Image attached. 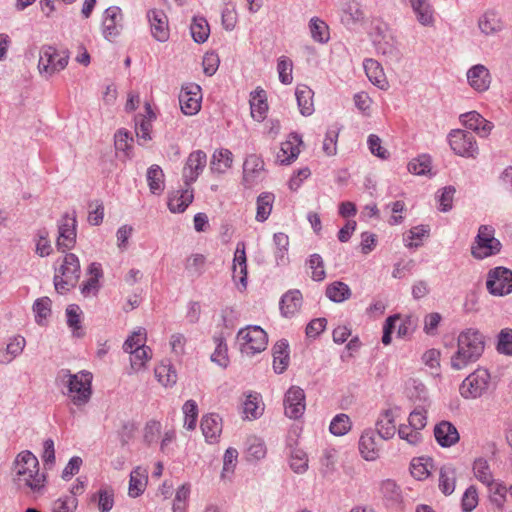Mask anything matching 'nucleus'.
Segmentation results:
<instances>
[{"instance_id":"58","label":"nucleus","mask_w":512,"mask_h":512,"mask_svg":"<svg viewBox=\"0 0 512 512\" xmlns=\"http://www.w3.org/2000/svg\"><path fill=\"white\" fill-rule=\"evenodd\" d=\"M155 376L163 386H172L177 381L176 371L169 365H159L155 368Z\"/></svg>"},{"instance_id":"43","label":"nucleus","mask_w":512,"mask_h":512,"mask_svg":"<svg viewBox=\"0 0 512 512\" xmlns=\"http://www.w3.org/2000/svg\"><path fill=\"white\" fill-rule=\"evenodd\" d=\"M273 243L275 246L274 256L277 265H284L288 263V248L289 238L283 232H278L273 235Z\"/></svg>"},{"instance_id":"1","label":"nucleus","mask_w":512,"mask_h":512,"mask_svg":"<svg viewBox=\"0 0 512 512\" xmlns=\"http://www.w3.org/2000/svg\"><path fill=\"white\" fill-rule=\"evenodd\" d=\"M15 482L20 489L27 488L41 495L46 487V474L40 472L39 461L30 451L20 452L14 460Z\"/></svg>"},{"instance_id":"42","label":"nucleus","mask_w":512,"mask_h":512,"mask_svg":"<svg viewBox=\"0 0 512 512\" xmlns=\"http://www.w3.org/2000/svg\"><path fill=\"white\" fill-rule=\"evenodd\" d=\"M206 257L203 254L195 253L186 258L184 268L187 276L191 279L200 277L205 272Z\"/></svg>"},{"instance_id":"60","label":"nucleus","mask_w":512,"mask_h":512,"mask_svg":"<svg viewBox=\"0 0 512 512\" xmlns=\"http://www.w3.org/2000/svg\"><path fill=\"white\" fill-rule=\"evenodd\" d=\"M263 409L259 406L257 395H248L243 403V413L247 419H257L262 415Z\"/></svg>"},{"instance_id":"62","label":"nucleus","mask_w":512,"mask_h":512,"mask_svg":"<svg viewBox=\"0 0 512 512\" xmlns=\"http://www.w3.org/2000/svg\"><path fill=\"white\" fill-rule=\"evenodd\" d=\"M339 135V128L332 126L328 128L323 141V151L328 156H333L337 152V140Z\"/></svg>"},{"instance_id":"3","label":"nucleus","mask_w":512,"mask_h":512,"mask_svg":"<svg viewBox=\"0 0 512 512\" xmlns=\"http://www.w3.org/2000/svg\"><path fill=\"white\" fill-rule=\"evenodd\" d=\"M56 381L58 385L66 388V395L71 402L80 407L88 403L91 398L92 389V374L87 371H80L79 373L72 374L68 369L59 371Z\"/></svg>"},{"instance_id":"31","label":"nucleus","mask_w":512,"mask_h":512,"mask_svg":"<svg viewBox=\"0 0 512 512\" xmlns=\"http://www.w3.org/2000/svg\"><path fill=\"white\" fill-rule=\"evenodd\" d=\"M289 364V343L281 339L273 346V369L276 373H283Z\"/></svg>"},{"instance_id":"7","label":"nucleus","mask_w":512,"mask_h":512,"mask_svg":"<svg viewBox=\"0 0 512 512\" xmlns=\"http://www.w3.org/2000/svg\"><path fill=\"white\" fill-rule=\"evenodd\" d=\"M237 341L242 354L253 356L266 349L268 336L260 326L254 325L240 329L237 333Z\"/></svg>"},{"instance_id":"46","label":"nucleus","mask_w":512,"mask_h":512,"mask_svg":"<svg viewBox=\"0 0 512 512\" xmlns=\"http://www.w3.org/2000/svg\"><path fill=\"white\" fill-rule=\"evenodd\" d=\"M274 198V195L269 192H263L257 197L255 218L258 222H264L268 219L272 211Z\"/></svg>"},{"instance_id":"27","label":"nucleus","mask_w":512,"mask_h":512,"mask_svg":"<svg viewBox=\"0 0 512 512\" xmlns=\"http://www.w3.org/2000/svg\"><path fill=\"white\" fill-rule=\"evenodd\" d=\"M470 86L476 91H486L490 86V74L488 69L481 64L475 65L467 72Z\"/></svg>"},{"instance_id":"16","label":"nucleus","mask_w":512,"mask_h":512,"mask_svg":"<svg viewBox=\"0 0 512 512\" xmlns=\"http://www.w3.org/2000/svg\"><path fill=\"white\" fill-rule=\"evenodd\" d=\"M201 88L197 84H190L182 87L179 94L181 111L185 115H195L201 108Z\"/></svg>"},{"instance_id":"15","label":"nucleus","mask_w":512,"mask_h":512,"mask_svg":"<svg viewBox=\"0 0 512 512\" xmlns=\"http://www.w3.org/2000/svg\"><path fill=\"white\" fill-rule=\"evenodd\" d=\"M146 18L152 37L158 42H166L170 36L168 17L161 9H149Z\"/></svg>"},{"instance_id":"19","label":"nucleus","mask_w":512,"mask_h":512,"mask_svg":"<svg viewBox=\"0 0 512 512\" xmlns=\"http://www.w3.org/2000/svg\"><path fill=\"white\" fill-rule=\"evenodd\" d=\"M302 144V138L297 133H290L288 139L281 143L277 153V161L282 165H289L294 162L299 153V146Z\"/></svg>"},{"instance_id":"35","label":"nucleus","mask_w":512,"mask_h":512,"mask_svg":"<svg viewBox=\"0 0 512 512\" xmlns=\"http://www.w3.org/2000/svg\"><path fill=\"white\" fill-rule=\"evenodd\" d=\"M313 91L306 85H298L295 96L300 113L303 116H310L314 112Z\"/></svg>"},{"instance_id":"14","label":"nucleus","mask_w":512,"mask_h":512,"mask_svg":"<svg viewBox=\"0 0 512 512\" xmlns=\"http://www.w3.org/2000/svg\"><path fill=\"white\" fill-rule=\"evenodd\" d=\"M207 165V155L202 150H195L191 152L185 162L182 170V178L184 185L191 187V185L198 179Z\"/></svg>"},{"instance_id":"23","label":"nucleus","mask_w":512,"mask_h":512,"mask_svg":"<svg viewBox=\"0 0 512 512\" xmlns=\"http://www.w3.org/2000/svg\"><path fill=\"white\" fill-rule=\"evenodd\" d=\"M146 115L139 114L135 117V132L139 145H145L152 139V122L156 118L150 105L146 106Z\"/></svg>"},{"instance_id":"37","label":"nucleus","mask_w":512,"mask_h":512,"mask_svg":"<svg viewBox=\"0 0 512 512\" xmlns=\"http://www.w3.org/2000/svg\"><path fill=\"white\" fill-rule=\"evenodd\" d=\"M409 4L415 13L417 20L422 25H430L433 22V10L428 0H402Z\"/></svg>"},{"instance_id":"34","label":"nucleus","mask_w":512,"mask_h":512,"mask_svg":"<svg viewBox=\"0 0 512 512\" xmlns=\"http://www.w3.org/2000/svg\"><path fill=\"white\" fill-rule=\"evenodd\" d=\"M233 162V154L230 150L221 148L215 150L210 161V169L213 173H225Z\"/></svg>"},{"instance_id":"59","label":"nucleus","mask_w":512,"mask_h":512,"mask_svg":"<svg viewBox=\"0 0 512 512\" xmlns=\"http://www.w3.org/2000/svg\"><path fill=\"white\" fill-rule=\"evenodd\" d=\"M49 233L46 229L38 230L36 234V249L35 252L40 257L49 256L52 252L51 242L48 238Z\"/></svg>"},{"instance_id":"61","label":"nucleus","mask_w":512,"mask_h":512,"mask_svg":"<svg viewBox=\"0 0 512 512\" xmlns=\"http://www.w3.org/2000/svg\"><path fill=\"white\" fill-rule=\"evenodd\" d=\"M292 68H293V64L289 58H287L285 56H281L278 59L277 71L279 74V80L282 84L288 85V84L292 83V80H293Z\"/></svg>"},{"instance_id":"47","label":"nucleus","mask_w":512,"mask_h":512,"mask_svg":"<svg viewBox=\"0 0 512 512\" xmlns=\"http://www.w3.org/2000/svg\"><path fill=\"white\" fill-rule=\"evenodd\" d=\"M190 32L196 43H204L209 37L210 28L204 17H194L190 25Z\"/></svg>"},{"instance_id":"29","label":"nucleus","mask_w":512,"mask_h":512,"mask_svg":"<svg viewBox=\"0 0 512 512\" xmlns=\"http://www.w3.org/2000/svg\"><path fill=\"white\" fill-rule=\"evenodd\" d=\"M363 67L369 81L378 88H388V81L380 63L374 59H365Z\"/></svg>"},{"instance_id":"36","label":"nucleus","mask_w":512,"mask_h":512,"mask_svg":"<svg viewBox=\"0 0 512 512\" xmlns=\"http://www.w3.org/2000/svg\"><path fill=\"white\" fill-rule=\"evenodd\" d=\"M25 345L26 340L23 336L17 335L10 338L6 349L0 351V363L9 364L12 362L23 352Z\"/></svg>"},{"instance_id":"51","label":"nucleus","mask_w":512,"mask_h":512,"mask_svg":"<svg viewBox=\"0 0 512 512\" xmlns=\"http://www.w3.org/2000/svg\"><path fill=\"white\" fill-rule=\"evenodd\" d=\"M311 37L319 43H326L329 40V28L319 18H312L309 22Z\"/></svg>"},{"instance_id":"24","label":"nucleus","mask_w":512,"mask_h":512,"mask_svg":"<svg viewBox=\"0 0 512 512\" xmlns=\"http://www.w3.org/2000/svg\"><path fill=\"white\" fill-rule=\"evenodd\" d=\"M434 436L442 447H451L460 439L457 428L448 421H442L435 426Z\"/></svg>"},{"instance_id":"8","label":"nucleus","mask_w":512,"mask_h":512,"mask_svg":"<svg viewBox=\"0 0 512 512\" xmlns=\"http://www.w3.org/2000/svg\"><path fill=\"white\" fill-rule=\"evenodd\" d=\"M490 373L484 368H478L468 375L461 383L459 391L466 399H476L487 392L490 384Z\"/></svg>"},{"instance_id":"48","label":"nucleus","mask_w":512,"mask_h":512,"mask_svg":"<svg viewBox=\"0 0 512 512\" xmlns=\"http://www.w3.org/2000/svg\"><path fill=\"white\" fill-rule=\"evenodd\" d=\"M67 325L72 330L73 335L81 337L83 335L81 326L82 310L76 304H70L66 308Z\"/></svg>"},{"instance_id":"40","label":"nucleus","mask_w":512,"mask_h":512,"mask_svg":"<svg viewBox=\"0 0 512 512\" xmlns=\"http://www.w3.org/2000/svg\"><path fill=\"white\" fill-rule=\"evenodd\" d=\"M147 183L150 192L154 195H160L164 190V173L159 165H151L146 174Z\"/></svg>"},{"instance_id":"11","label":"nucleus","mask_w":512,"mask_h":512,"mask_svg":"<svg viewBox=\"0 0 512 512\" xmlns=\"http://www.w3.org/2000/svg\"><path fill=\"white\" fill-rule=\"evenodd\" d=\"M77 220L73 213H66L58 222V238L56 246L58 250L65 252L72 249L76 244Z\"/></svg>"},{"instance_id":"38","label":"nucleus","mask_w":512,"mask_h":512,"mask_svg":"<svg viewBox=\"0 0 512 512\" xmlns=\"http://www.w3.org/2000/svg\"><path fill=\"white\" fill-rule=\"evenodd\" d=\"M376 50L378 54L385 56L390 62L398 63L402 58V53L392 37H383L382 40L376 43Z\"/></svg>"},{"instance_id":"64","label":"nucleus","mask_w":512,"mask_h":512,"mask_svg":"<svg viewBox=\"0 0 512 512\" xmlns=\"http://www.w3.org/2000/svg\"><path fill=\"white\" fill-rule=\"evenodd\" d=\"M77 507V499L74 496H65L53 502L52 512H74Z\"/></svg>"},{"instance_id":"55","label":"nucleus","mask_w":512,"mask_h":512,"mask_svg":"<svg viewBox=\"0 0 512 512\" xmlns=\"http://www.w3.org/2000/svg\"><path fill=\"white\" fill-rule=\"evenodd\" d=\"M133 137L126 130L120 129L115 134V148L117 151L124 152L126 157H132Z\"/></svg>"},{"instance_id":"12","label":"nucleus","mask_w":512,"mask_h":512,"mask_svg":"<svg viewBox=\"0 0 512 512\" xmlns=\"http://www.w3.org/2000/svg\"><path fill=\"white\" fill-rule=\"evenodd\" d=\"M306 396L302 388L291 386L285 393L283 405L284 413L290 419H299L306 409Z\"/></svg>"},{"instance_id":"32","label":"nucleus","mask_w":512,"mask_h":512,"mask_svg":"<svg viewBox=\"0 0 512 512\" xmlns=\"http://www.w3.org/2000/svg\"><path fill=\"white\" fill-rule=\"evenodd\" d=\"M456 479L457 472L454 466L447 464L440 468L438 487L445 496H449L454 492Z\"/></svg>"},{"instance_id":"45","label":"nucleus","mask_w":512,"mask_h":512,"mask_svg":"<svg viewBox=\"0 0 512 512\" xmlns=\"http://www.w3.org/2000/svg\"><path fill=\"white\" fill-rule=\"evenodd\" d=\"M91 502L97 503L100 512H110L114 506V491L109 487H103L92 494Z\"/></svg>"},{"instance_id":"49","label":"nucleus","mask_w":512,"mask_h":512,"mask_svg":"<svg viewBox=\"0 0 512 512\" xmlns=\"http://www.w3.org/2000/svg\"><path fill=\"white\" fill-rule=\"evenodd\" d=\"M289 454L290 460L289 464L291 469L298 474L304 473L308 469V459L306 453L299 448H293L289 443Z\"/></svg>"},{"instance_id":"57","label":"nucleus","mask_w":512,"mask_h":512,"mask_svg":"<svg viewBox=\"0 0 512 512\" xmlns=\"http://www.w3.org/2000/svg\"><path fill=\"white\" fill-rule=\"evenodd\" d=\"M497 351L500 354L512 356V329L504 328L497 336Z\"/></svg>"},{"instance_id":"30","label":"nucleus","mask_w":512,"mask_h":512,"mask_svg":"<svg viewBox=\"0 0 512 512\" xmlns=\"http://www.w3.org/2000/svg\"><path fill=\"white\" fill-rule=\"evenodd\" d=\"M302 294L299 290H289L280 300L279 306L281 314L285 317L294 316L302 305Z\"/></svg>"},{"instance_id":"41","label":"nucleus","mask_w":512,"mask_h":512,"mask_svg":"<svg viewBox=\"0 0 512 512\" xmlns=\"http://www.w3.org/2000/svg\"><path fill=\"white\" fill-rule=\"evenodd\" d=\"M473 473L475 478L486 486L494 484L493 473L487 459L483 457L476 458L473 462Z\"/></svg>"},{"instance_id":"4","label":"nucleus","mask_w":512,"mask_h":512,"mask_svg":"<svg viewBox=\"0 0 512 512\" xmlns=\"http://www.w3.org/2000/svg\"><path fill=\"white\" fill-rule=\"evenodd\" d=\"M495 229L491 225H481L471 247L475 259L482 260L500 253L502 244L495 238Z\"/></svg>"},{"instance_id":"5","label":"nucleus","mask_w":512,"mask_h":512,"mask_svg":"<svg viewBox=\"0 0 512 512\" xmlns=\"http://www.w3.org/2000/svg\"><path fill=\"white\" fill-rule=\"evenodd\" d=\"M69 54L66 50H57L54 46L43 45L39 51L38 69L46 78L66 68Z\"/></svg>"},{"instance_id":"9","label":"nucleus","mask_w":512,"mask_h":512,"mask_svg":"<svg viewBox=\"0 0 512 512\" xmlns=\"http://www.w3.org/2000/svg\"><path fill=\"white\" fill-rule=\"evenodd\" d=\"M448 142L455 154L474 158L478 154V146L471 132L455 129L448 134Z\"/></svg>"},{"instance_id":"13","label":"nucleus","mask_w":512,"mask_h":512,"mask_svg":"<svg viewBox=\"0 0 512 512\" xmlns=\"http://www.w3.org/2000/svg\"><path fill=\"white\" fill-rule=\"evenodd\" d=\"M123 20L124 15L120 7H108L103 13L101 24L103 37L108 41L118 37L123 29Z\"/></svg>"},{"instance_id":"63","label":"nucleus","mask_w":512,"mask_h":512,"mask_svg":"<svg viewBox=\"0 0 512 512\" xmlns=\"http://www.w3.org/2000/svg\"><path fill=\"white\" fill-rule=\"evenodd\" d=\"M308 264H309L310 269L312 270L311 278L314 281L319 282V281H322L325 279L326 272L324 269V261L319 254L314 253V254L310 255Z\"/></svg>"},{"instance_id":"6","label":"nucleus","mask_w":512,"mask_h":512,"mask_svg":"<svg viewBox=\"0 0 512 512\" xmlns=\"http://www.w3.org/2000/svg\"><path fill=\"white\" fill-rule=\"evenodd\" d=\"M80 276V262L73 253H67L64 256L63 263L54 276L55 290L60 293H66L70 287H74Z\"/></svg>"},{"instance_id":"2","label":"nucleus","mask_w":512,"mask_h":512,"mask_svg":"<svg viewBox=\"0 0 512 512\" xmlns=\"http://www.w3.org/2000/svg\"><path fill=\"white\" fill-rule=\"evenodd\" d=\"M485 350V337L475 328L460 332L457 338V350L451 356L450 364L454 370H462L477 362Z\"/></svg>"},{"instance_id":"53","label":"nucleus","mask_w":512,"mask_h":512,"mask_svg":"<svg viewBox=\"0 0 512 512\" xmlns=\"http://www.w3.org/2000/svg\"><path fill=\"white\" fill-rule=\"evenodd\" d=\"M214 342L216 347L214 352L211 354V361L220 367L225 368L229 362L227 344L222 337H214Z\"/></svg>"},{"instance_id":"21","label":"nucleus","mask_w":512,"mask_h":512,"mask_svg":"<svg viewBox=\"0 0 512 512\" xmlns=\"http://www.w3.org/2000/svg\"><path fill=\"white\" fill-rule=\"evenodd\" d=\"M379 436L373 429L363 431L359 440V451L367 461H374L379 457Z\"/></svg>"},{"instance_id":"18","label":"nucleus","mask_w":512,"mask_h":512,"mask_svg":"<svg viewBox=\"0 0 512 512\" xmlns=\"http://www.w3.org/2000/svg\"><path fill=\"white\" fill-rule=\"evenodd\" d=\"M365 14L359 2L356 0H346L340 7L341 23L348 29H353L356 25L364 21Z\"/></svg>"},{"instance_id":"17","label":"nucleus","mask_w":512,"mask_h":512,"mask_svg":"<svg viewBox=\"0 0 512 512\" xmlns=\"http://www.w3.org/2000/svg\"><path fill=\"white\" fill-rule=\"evenodd\" d=\"M264 161L256 154H250L243 163V182L246 187H253L262 180Z\"/></svg>"},{"instance_id":"52","label":"nucleus","mask_w":512,"mask_h":512,"mask_svg":"<svg viewBox=\"0 0 512 512\" xmlns=\"http://www.w3.org/2000/svg\"><path fill=\"white\" fill-rule=\"evenodd\" d=\"M352 427L351 420L347 414H337L330 422L329 430L335 436L347 434Z\"/></svg>"},{"instance_id":"56","label":"nucleus","mask_w":512,"mask_h":512,"mask_svg":"<svg viewBox=\"0 0 512 512\" xmlns=\"http://www.w3.org/2000/svg\"><path fill=\"white\" fill-rule=\"evenodd\" d=\"M33 312L35 314V321L42 325L43 321L51 313V300L48 297L38 298L33 304Z\"/></svg>"},{"instance_id":"22","label":"nucleus","mask_w":512,"mask_h":512,"mask_svg":"<svg viewBox=\"0 0 512 512\" xmlns=\"http://www.w3.org/2000/svg\"><path fill=\"white\" fill-rule=\"evenodd\" d=\"M478 28L485 36H493L503 30L504 22L497 11L488 9L479 17Z\"/></svg>"},{"instance_id":"39","label":"nucleus","mask_w":512,"mask_h":512,"mask_svg":"<svg viewBox=\"0 0 512 512\" xmlns=\"http://www.w3.org/2000/svg\"><path fill=\"white\" fill-rule=\"evenodd\" d=\"M147 475L146 471L141 467H136L130 473L128 494L130 497L136 498L140 496L146 487Z\"/></svg>"},{"instance_id":"44","label":"nucleus","mask_w":512,"mask_h":512,"mask_svg":"<svg viewBox=\"0 0 512 512\" xmlns=\"http://www.w3.org/2000/svg\"><path fill=\"white\" fill-rule=\"evenodd\" d=\"M328 299L335 303H342L351 297V289L342 281H335L329 284L325 292Z\"/></svg>"},{"instance_id":"33","label":"nucleus","mask_w":512,"mask_h":512,"mask_svg":"<svg viewBox=\"0 0 512 512\" xmlns=\"http://www.w3.org/2000/svg\"><path fill=\"white\" fill-rule=\"evenodd\" d=\"M136 347L132 351H127L130 354L131 368L134 371L141 369L146 361L151 358V349L145 345V339L139 338L135 342Z\"/></svg>"},{"instance_id":"25","label":"nucleus","mask_w":512,"mask_h":512,"mask_svg":"<svg viewBox=\"0 0 512 512\" xmlns=\"http://www.w3.org/2000/svg\"><path fill=\"white\" fill-rule=\"evenodd\" d=\"M201 430L208 443L218 441L222 432V419L216 413L204 415L201 419Z\"/></svg>"},{"instance_id":"20","label":"nucleus","mask_w":512,"mask_h":512,"mask_svg":"<svg viewBox=\"0 0 512 512\" xmlns=\"http://www.w3.org/2000/svg\"><path fill=\"white\" fill-rule=\"evenodd\" d=\"M460 120L466 128L473 130L480 137H487L494 127L492 122L486 120L477 111L462 114Z\"/></svg>"},{"instance_id":"50","label":"nucleus","mask_w":512,"mask_h":512,"mask_svg":"<svg viewBox=\"0 0 512 512\" xmlns=\"http://www.w3.org/2000/svg\"><path fill=\"white\" fill-rule=\"evenodd\" d=\"M264 91L258 92L257 97L253 96L250 100L251 116L254 120L261 122L265 119L268 110L266 99L264 98Z\"/></svg>"},{"instance_id":"26","label":"nucleus","mask_w":512,"mask_h":512,"mask_svg":"<svg viewBox=\"0 0 512 512\" xmlns=\"http://www.w3.org/2000/svg\"><path fill=\"white\" fill-rule=\"evenodd\" d=\"M193 198V189L185 186L169 195L168 208L172 213H182L192 203Z\"/></svg>"},{"instance_id":"28","label":"nucleus","mask_w":512,"mask_h":512,"mask_svg":"<svg viewBox=\"0 0 512 512\" xmlns=\"http://www.w3.org/2000/svg\"><path fill=\"white\" fill-rule=\"evenodd\" d=\"M376 434L382 440H389L396 433L395 415L392 409H387L380 414L376 421Z\"/></svg>"},{"instance_id":"54","label":"nucleus","mask_w":512,"mask_h":512,"mask_svg":"<svg viewBox=\"0 0 512 512\" xmlns=\"http://www.w3.org/2000/svg\"><path fill=\"white\" fill-rule=\"evenodd\" d=\"M182 410L184 413V427L187 430H194L198 417V405L196 401L192 399L187 400L184 403Z\"/></svg>"},{"instance_id":"10","label":"nucleus","mask_w":512,"mask_h":512,"mask_svg":"<svg viewBox=\"0 0 512 512\" xmlns=\"http://www.w3.org/2000/svg\"><path fill=\"white\" fill-rule=\"evenodd\" d=\"M486 287L494 296H505L512 292V270L495 267L488 272Z\"/></svg>"}]
</instances>
